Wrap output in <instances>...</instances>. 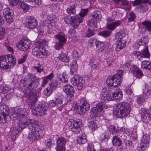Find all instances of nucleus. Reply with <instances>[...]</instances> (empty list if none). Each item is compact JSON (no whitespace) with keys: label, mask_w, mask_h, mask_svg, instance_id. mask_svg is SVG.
I'll return each mask as SVG.
<instances>
[{"label":"nucleus","mask_w":151,"mask_h":151,"mask_svg":"<svg viewBox=\"0 0 151 151\" xmlns=\"http://www.w3.org/2000/svg\"><path fill=\"white\" fill-rule=\"evenodd\" d=\"M127 32L125 29H123L117 33L116 35V39H122L123 37L126 36Z\"/></svg>","instance_id":"33"},{"label":"nucleus","mask_w":151,"mask_h":151,"mask_svg":"<svg viewBox=\"0 0 151 151\" xmlns=\"http://www.w3.org/2000/svg\"><path fill=\"white\" fill-rule=\"evenodd\" d=\"M6 57L8 63V65L10 69L15 65L16 62V59L14 56L11 54L6 55Z\"/></svg>","instance_id":"16"},{"label":"nucleus","mask_w":151,"mask_h":151,"mask_svg":"<svg viewBox=\"0 0 151 151\" xmlns=\"http://www.w3.org/2000/svg\"><path fill=\"white\" fill-rule=\"evenodd\" d=\"M79 75H75L71 78V83L74 86H76L80 80V77H81Z\"/></svg>","instance_id":"40"},{"label":"nucleus","mask_w":151,"mask_h":151,"mask_svg":"<svg viewBox=\"0 0 151 151\" xmlns=\"http://www.w3.org/2000/svg\"><path fill=\"white\" fill-rule=\"evenodd\" d=\"M53 26L51 25H49L48 26L45 27V32L47 34H50L54 32L53 31Z\"/></svg>","instance_id":"56"},{"label":"nucleus","mask_w":151,"mask_h":151,"mask_svg":"<svg viewBox=\"0 0 151 151\" xmlns=\"http://www.w3.org/2000/svg\"><path fill=\"white\" fill-rule=\"evenodd\" d=\"M53 91L50 87H48L44 90V93L46 96H49L52 94Z\"/></svg>","instance_id":"52"},{"label":"nucleus","mask_w":151,"mask_h":151,"mask_svg":"<svg viewBox=\"0 0 151 151\" xmlns=\"http://www.w3.org/2000/svg\"><path fill=\"white\" fill-rule=\"evenodd\" d=\"M55 38L58 40L59 42L64 44L66 41L65 35L63 33L58 34L55 35Z\"/></svg>","instance_id":"30"},{"label":"nucleus","mask_w":151,"mask_h":151,"mask_svg":"<svg viewBox=\"0 0 151 151\" xmlns=\"http://www.w3.org/2000/svg\"><path fill=\"white\" fill-rule=\"evenodd\" d=\"M132 73L134 77L136 78L140 79L144 76V74L142 71L138 68H136L133 70L132 71Z\"/></svg>","instance_id":"25"},{"label":"nucleus","mask_w":151,"mask_h":151,"mask_svg":"<svg viewBox=\"0 0 151 151\" xmlns=\"http://www.w3.org/2000/svg\"><path fill=\"white\" fill-rule=\"evenodd\" d=\"M74 110L78 114H83V112L81 110V106L79 107L78 106L77 104H76L75 105Z\"/></svg>","instance_id":"60"},{"label":"nucleus","mask_w":151,"mask_h":151,"mask_svg":"<svg viewBox=\"0 0 151 151\" xmlns=\"http://www.w3.org/2000/svg\"><path fill=\"white\" fill-rule=\"evenodd\" d=\"M142 24L145 26L147 30L149 32H151V22L145 21L142 22Z\"/></svg>","instance_id":"53"},{"label":"nucleus","mask_w":151,"mask_h":151,"mask_svg":"<svg viewBox=\"0 0 151 151\" xmlns=\"http://www.w3.org/2000/svg\"><path fill=\"white\" fill-rule=\"evenodd\" d=\"M118 40L116 42V46L115 47V49L117 51H119L125 47L126 45V41L124 40Z\"/></svg>","instance_id":"17"},{"label":"nucleus","mask_w":151,"mask_h":151,"mask_svg":"<svg viewBox=\"0 0 151 151\" xmlns=\"http://www.w3.org/2000/svg\"><path fill=\"white\" fill-rule=\"evenodd\" d=\"M121 6L124 9L127 10H130L131 8L130 5L129 4V2L126 0H122L121 1Z\"/></svg>","instance_id":"37"},{"label":"nucleus","mask_w":151,"mask_h":151,"mask_svg":"<svg viewBox=\"0 0 151 151\" xmlns=\"http://www.w3.org/2000/svg\"><path fill=\"white\" fill-rule=\"evenodd\" d=\"M150 61L149 60H145L142 62L141 63V68L144 69L150 64Z\"/></svg>","instance_id":"61"},{"label":"nucleus","mask_w":151,"mask_h":151,"mask_svg":"<svg viewBox=\"0 0 151 151\" xmlns=\"http://www.w3.org/2000/svg\"><path fill=\"white\" fill-rule=\"evenodd\" d=\"M123 94L122 90L119 88H117L116 91L112 94L113 98L119 101L122 98Z\"/></svg>","instance_id":"22"},{"label":"nucleus","mask_w":151,"mask_h":151,"mask_svg":"<svg viewBox=\"0 0 151 151\" xmlns=\"http://www.w3.org/2000/svg\"><path fill=\"white\" fill-rule=\"evenodd\" d=\"M3 13L5 17L14 14L13 10L9 8H5L3 10Z\"/></svg>","instance_id":"47"},{"label":"nucleus","mask_w":151,"mask_h":151,"mask_svg":"<svg viewBox=\"0 0 151 151\" xmlns=\"http://www.w3.org/2000/svg\"><path fill=\"white\" fill-rule=\"evenodd\" d=\"M66 140L64 137H59L57 139L55 149L57 151H63L65 149Z\"/></svg>","instance_id":"12"},{"label":"nucleus","mask_w":151,"mask_h":151,"mask_svg":"<svg viewBox=\"0 0 151 151\" xmlns=\"http://www.w3.org/2000/svg\"><path fill=\"white\" fill-rule=\"evenodd\" d=\"M151 90L145 88L143 91L142 96L146 99H147L149 97L151 96Z\"/></svg>","instance_id":"49"},{"label":"nucleus","mask_w":151,"mask_h":151,"mask_svg":"<svg viewBox=\"0 0 151 151\" xmlns=\"http://www.w3.org/2000/svg\"><path fill=\"white\" fill-rule=\"evenodd\" d=\"M18 4L24 12H26L29 10V7L27 4L22 1L19 2Z\"/></svg>","instance_id":"42"},{"label":"nucleus","mask_w":151,"mask_h":151,"mask_svg":"<svg viewBox=\"0 0 151 151\" xmlns=\"http://www.w3.org/2000/svg\"><path fill=\"white\" fill-rule=\"evenodd\" d=\"M121 24V22L120 21L117 20L107 24V28L111 30H113L115 29L116 27L120 26Z\"/></svg>","instance_id":"27"},{"label":"nucleus","mask_w":151,"mask_h":151,"mask_svg":"<svg viewBox=\"0 0 151 151\" xmlns=\"http://www.w3.org/2000/svg\"><path fill=\"white\" fill-rule=\"evenodd\" d=\"M111 31L109 30H106L101 31L98 33V35L104 37L106 38L109 37L111 34Z\"/></svg>","instance_id":"45"},{"label":"nucleus","mask_w":151,"mask_h":151,"mask_svg":"<svg viewBox=\"0 0 151 151\" xmlns=\"http://www.w3.org/2000/svg\"><path fill=\"white\" fill-rule=\"evenodd\" d=\"M88 126L89 129L92 131H94L97 129V124L96 122L91 121L88 123Z\"/></svg>","instance_id":"38"},{"label":"nucleus","mask_w":151,"mask_h":151,"mask_svg":"<svg viewBox=\"0 0 151 151\" xmlns=\"http://www.w3.org/2000/svg\"><path fill=\"white\" fill-rule=\"evenodd\" d=\"M96 49L99 52H102L106 47V45L104 42L99 41L96 42Z\"/></svg>","instance_id":"36"},{"label":"nucleus","mask_w":151,"mask_h":151,"mask_svg":"<svg viewBox=\"0 0 151 151\" xmlns=\"http://www.w3.org/2000/svg\"><path fill=\"white\" fill-rule=\"evenodd\" d=\"M64 20L65 23L66 24H68L70 23L71 26H72L74 28H76L78 27H75L72 25V23H76L77 22L75 21L76 20L75 16L74 17H71L70 16H66L64 17Z\"/></svg>","instance_id":"21"},{"label":"nucleus","mask_w":151,"mask_h":151,"mask_svg":"<svg viewBox=\"0 0 151 151\" xmlns=\"http://www.w3.org/2000/svg\"><path fill=\"white\" fill-rule=\"evenodd\" d=\"M87 151H96V149L94 148V145L92 143L88 144Z\"/></svg>","instance_id":"64"},{"label":"nucleus","mask_w":151,"mask_h":151,"mask_svg":"<svg viewBox=\"0 0 151 151\" xmlns=\"http://www.w3.org/2000/svg\"><path fill=\"white\" fill-rule=\"evenodd\" d=\"M6 59V55L2 56L0 58V68L4 69H9Z\"/></svg>","instance_id":"19"},{"label":"nucleus","mask_w":151,"mask_h":151,"mask_svg":"<svg viewBox=\"0 0 151 151\" xmlns=\"http://www.w3.org/2000/svg\"><path fill=\"white\" fill-rule=\"evenodd\" d=\"M24 126V128L27 125H29L28 129L31 131L28 135V138L30 141L34 142L42 137L44 135L43 127L41 123L38 121L32 120L31 119H27L26 122H19Z\"/></svg>","instance_id":"1"},{"label":"nucleus","mask_w":151,"mask_h":151,"mask_svg":"<svg viewBox=\"0 0 151 151\" xmlns=\"http://www.w3.org/2000/svg\"><path fill=\"white\" fill-rule=\"evenodd\" d=\"M0 108L1 109V112L2 113L1 115H3L5 116L6 117L9 113V109L6 107V106H1Z\"/></svg>","instance_id":"44"},{"label":"nucleus","mask_w":151,"mask_h":151,"mask_svg":"<svg viewBox=\"0 0 151 151\" xmlns=\"http://www.w3.org/2000/svg\"><path fill=\"white\" fill-rule=\"evenodd\" d=\"M40 79L31 74H28L26 76L23 80L20 82L21 86L26 87L28 91L32 90L35 89L39 85Z\"/></svg>","instance_id":"2"},{"label":"nucleus","mask_w":151,"mask_h":151,"mask_svg":"<svg viewBox=\"0 0 151 151\" xmlns=\"http://www.w3.org/2000/svg\"><path fill=\"white\" fill-rule=\"evenodd\" d=\"M140 52L142 58H148L149 57L150 54L147 47L144 46Z\"/></svg>","instance_id":"35"},{"label":"nucleus","mask_w":151,"mask_h":151,"mask_svg":"<svg viewBox=\"0 0 151 151\" xmlns=\"http://www.w3.org/2000/svg\"><path fill=\"white\" fill-rule=\"evenodd\" d=\"M95 34V30L88 29L86 33V37H89L94 35Z\"/></svg>","instance_id":"59"},{"label":"nucleus","mask_w":151,"mask_h":151,"mask_svg":"<svg viewBox=\"0 0 151 151\" xmlns=\"http://www.w3.org/2000/svg\"><path fill=\"white\" fill-rule=\"evenodd\" d=\"M141 118L142 120L144 122V126L147 127L149 123L148 121H145V118H147L150 121H151V114L146 111L144 114H141Z\"/></svg>","instance_id":"20"},{"label":"nucleus","mask_w":151,"mask_h":151,"mask_svg":"<svg viewBox=\"0 0 151 151\" xmlns=\"http://www.w3.org/2000/svg\"><path fill=\"white\" fill-rule=\"evenodd\" d=\"M52 139L51 137L47 138L45 140L44 143L48 148H51V146L52 144Z\"/></svg>","instance_id":"50"},{"label":"nucleus","mask_w":151,"mask_h":151,"mask_svg":"<svg viewBox=\"0 0 151 151\" xmlns=\"http://www.w3.org/2000/svg\"><path fill=\"white\" fill-rule=\"evenodd\" d=\"M58 83H59L57 80L53 79L49 83L50 87L54 90L58 86Z\"/></svg>","instance_id":"46"},{"label":"nucleus","mask_w":151,"mask_h":151,"mask_svg":"<svg viewBox=\"0 0 151 151\" xmlns=\"http://www.w3.org/2000/svg\"><path fill=\"white\" fill-rule=\"evenodd\" d=\"M88 22V25L92 28H94L96 27L97 23L98 22L93 19L89 20Z\"/></svg>","instance_id":"51"},{"label":"nucleus","mask_w":151,"mask_h":151,"mask_svg":"<svg viewBox=\"0 0 151 151\" xmlns=\"http://www.w3.org/2000/svg\"><path fill=\"white\" fill-rule=\"evenodd\" d=\"M108 129L110 132L113 134L116 133L118 131L115 127L112 125L109 126L108 127Z\"/></svg>","instance_id":"54"},{"label":"nucleus","mask_w":151,"mask_h":151,"mask_svg":"<svg viewBox=\"0 0 151 151\" xmlns=\"http://www.w3.org/2000/svg\"><path fill=\"white\" fill-rule=\"evenodd\" d=\"M76 5L75 4L72 5L69 8L67 9L66 12L69 14H74L76 13Z\"/></svg>","instance_id":"41"},{"label":"nucleus","mask_w":151,"mask_h":151,"mask_svg":"<svg viewBox=\"0 0 151 151\" xmlns=\"http://www.w3.org/2000/svg\"><path fill=\"white\" fill-rule=\"evenodd\" d=\"M88 8L82 9L80 12L78 16H75L76 20L77 23H72V25L75 27H78L79 24L83 22V18L86 15L88 12Z\"/></svg>","instance_id":"7"},{"label":"nucleus","mask_w":151,"mask_h":151,"mask_svg":"<svg viewBox=\"0 0 151 151\" xmlns=\"http://www.w3.org/2000/svg\"><path fill=\"white\" fill-rule=\"evenodd\" d=\"M5 17L6 18V22L9 24H10L12 23L14 21V14H12L11 15H9Z\"/></svg>","instance_id":"55"},{"label":"nucleus","mask_w":151,"mask_h":151,"mask_svg":"<svg viewBox=\"0 0 151 151\" xmlns=\"http://www.w3.org/2000/svg\"><path fill=\"white\" fill-rule=\"evenodd\" d=\"M63 90L67 94L73 93L74 92V89L73 86L71 85H66L63 87Z\"/></svg>","instance_id":"31"},{"label":"nucleus","mask_w":151,"mask_h":151,"mask_svg":"<svg viewBox=\"0 0 151 151\" xmlns=\"http://www.w3.org/2000/svg\"><path fill=\"white\" fill-rule=\"evenodd\" d=\"M100 99L101 102L102 103L106 101H110L112 100L111 94L108 91L105 92L102 91L100 96Z\"/></svg>","instance_id":"15"},{"label":"nucleus","mask_w":151,"mask_h":151,"mask_svg":"<svg viewBox=\"0 0 151 151\" xmlns=\"http://www.w3.org/2000/svg\"><path fill=\"white\" fill-rule=\"evenodd\" d=\"M81 124V122L70 119L67 123V125L69 128L76 134H78L81 131L80 125Z\"/></svg>","instance_id":"5"},{"label":"nucleus","mask_w":151,"mask_h":151,"mask_svg":"<svg viewBox=\"0 0 151 151\" xmlns=\"http://www.w3.org/2000/svg\"><path fill=\"white\" fill-rule=\"evenodd\" d=\"M26 94L28 96V99L32 102H36L37 99V96L36 93L30 91L26 92Z\"/></svg>","instance_id":"23"},{"label":"nucleus","mask_w":151,"mask_h":151,"mask_svg":"<svg viewBox=\"0 0 151 151\" xmlns=\"http://www.w3.org/2000/svg\"><path fill=\"white\" fill-rule=\"evenodd\" d=\"M121 24V22L120 21L117 20L107 24V28L111 30H113L115 29L116 27L120 26Z\"/></svg>","instance_id":"28"},{"label":"nucleus","mask_w":151,"mask_h":151,"mask_svg":"<svg viewBox=\"0 0 151 151\" xmlns=\"http://www.w3.org/2000/svg\"><path fill=\"white\" fill-rule=\"evenodd\" d=\"M129 17L128 19L129 22H131L134 21L136 17L135 14L133 12H131L129 14Z\"/></svg>","instance_id":"63"},{"label":"nucleus","mask_w":151,"mask_h":151,"mask_svg":"<svg viewBox=\"0 0 151 151\" xmlns=\"http://www.w3.org/2000/svg\"><path fill=\"white\" fill-rule=\"evenodd\" d=\"M104 104L99 103L97 104L96 107H94L91 109V113L93 114L94 116L99 114L104 109Z\"/></svg>","instance_id":"13"},{"label":"nucleus","mask_w":151,"mask_h":151,"mask_svg":"<svg viewBox=\"0 0 151 151\" xmlns=\"http://www.w3.org/2000/svg\"><path fill=\"white\" fill-rule=\"evenodd\" d=\"M150 137L148 134H144L141 138V142L142 144L149 145Z\"/></svg>","instance_id":"39"},{"label":"nucleus","mask_w":151,"mask_h":151,"mask_svg":"<svg viewBox=\"0 0 151 151\" xmlns=\"http://www.w3.org/2000/svg\"><path fill=\"white\" fill-rule=\"evenodd\" d=\"M116 15V12H113L112 13L113 16L111 17H107L106 18V20L108 22H111L115 20V18Z\"/></svg>","instance_id":"58"},{"label":"nucleus","mask_w":151,"mask_h":151,"mask_svg":"<svg viewBox=\"0 0 151 151\" xmlns=\"http://www.w3.org/2000/svg\"><path fill=\"white\" fill-rule=\"evenodd\" d=\"M92 17L93 19L99 22L101 19V15L100 12L98 11L93 12L92 14Z\"/></svg>","instance_id":"29"},{"label":"nucleus","mask_w":151,"mask_h":151,"mask_svg":"<svg viewBox=\"0 0 151 151\" xmlns=\"http://www.w3.org/2000/svg\"><path fill=\"white\" fill-rule=\"evenodd\" d=\"M30 44V41L27 38H23L19 42L17 43L16 46L17 48L22 51H25L29 47Z\"/></svg>","instance_id":"8"},{"label":"nucleus","mask_w":151,"mask_h":151,"mask_svg":"<svg viewBox=\"0 0 151 151\" xmlns=\"http://www.w3.org/2000/svg\"><path fill=\"white\" fill-rule=\"evenodd\" d=\"M46 106H39L36 107L35 109L32 110V112L33 114L35 115H39L40 116L45 114L47 111Z\"/></svg>","instance_id":"11"},{"label":"nucleus","mask_w":151,"mask_h":151,"mask_svg":"<svg viewBox=\"0 0 151 151\" xmlns=\"http://www.w3.org/2000/svg\"><path fill=\"white\" fill-rule=\"evenodd\" d=\"M111 78L113 79L114 87L120 85L122 80V77H117L116 75H114L111 76Z\"/></svg>","instance_id":"26"},{"label":"nucleus","mask_w":151,"mask_h":151,"mask_svg":"<svg viewBox=\"0 0 151 151\" xmlns=\"http://www.w3.org/2000/svg\"><path fill=\"white\" fill-rule=\"evenodd\" d=\"M60 59L63 62L68 63L69 60V57L65 53H61L59 57Z\"/></svg>","instance_id":"48"},{"label":"nucleus","mask_w":151,"mask_h":151,"mask_svg":"<svg viewBox=\"0 0 151 151\" xmlns=\"http://www.w3.org/2000/svg\"><path fill=\"white\" fill-rule=\"evenodd\" d=\"M32 54L38 58H44L48 56L49 53L43 47H36L32 50Z\"/></svg>","instance_id":"4"},{"label":"nucleus","mask_w":151,"mask_h":151,"mask_svg":"<svg viewBox=\"0 0 151 151\" xmlns=\"http://www.w3.org/2000/svg\"><path fill=\"white\" fill-rule=\"evenodd\" d=\"M68 77L67 74L64 73L62 74L60 73L57 76V79L60 83H67L68 82Z\"/></svg>","instance_id":"24"},{"label":"nucleus","mask_w":151,"mask_h":151,"mask_svg":"<svg viewBox=\"0 0 151 151\" xmlns=\"http://www.w3.org/2000/svg\"><path fill=\"white\" fill-rule=\"evenodd\" d=\"M26 26L29 29H32L36 27L37 25V20L34 17L30 16H27L26 18Z\"/></svg>","instance_id":"9"},{"label":"nucleus","mask_w":151,"mask_h":151,"mask_svg":"<svg viewBox=\"0 0 151 151\" xmlns=\"http://www.w3.org/2000/svg\"><path fill=\"white\" fill-rule=\"evenodd\" d=\"M24 126L21 123L19 124V123L15 124V127L12 128V134L13 135H17L18 134L21 132L22 129H24Z\"/></svg>","instance_id":"18"},{"label":"nucleus","mask_w":151,"mask_h":151,"mask_svg":"<svg viewBox=\"0 0 151 151\" xmlns=\"http://www.w3.org/2000/svg\"><path fill=\"white\" fill-rule=\"evenodd\" d=\"M14 116L16 117L19 120H22L23 119H26L27 117L26 110L25 109L16 107L14 109Z\"/></svg>","instance_id":"6"},{"label":"nucleus","mask_w":151,"mask_h":151,"mask_svg":"<svg viewBox=\"0 0 151 151\" xmlns=\"http://www.w3.org/2000/svg\"><path fill=\"white\" fill-rule=\"evenodd\" d=\"M80 101L81 104V105L80 106L81 110L84 114L90 109V105L87 100L84 98L81 99Z\"/></svg>","instance_id":"14"},{"label":"nucleus","mask_w":151,"mask_h":151,"mask_svg":"<svg viewBox=\"0 0 151 151\" xmlns=\"http://www.w3.org/2000/svg\"><path fill=\"white\" fill-rule=\"evenodd\" d=\"M112 139V143L114 145L120 146L122 144L121 139L117 136H114Z\"/></svg>","instance_id":"32"},{"label":"nucleus","mask_w":151,"mask_h":151,"mask_svg":"<svg viewBox=\"0 0 151 151\" xmlns=\"http://www.w3.org/2000/svg\"><path fill=\"white\" fill-rule=\"evenodd\" d=\"M146 99L142 96H139L137 99V101L138 104H142L143 102Z\"/></svg>","instance_id":"62"},{"label":"nucleus","mask_w":151,"mask_h":151,"mask_svg":"<svg viewBox=\"0 0 151 151\" xmlns=\"http://www.w3.org/2000/svg\"><path fill=\"white\" fill-rule=\"evenodd\" d=\"M77 141L79 144H83L87 142L86 136L85 134L80 135L78 136Z\"/></svg>","instance_id":"34"},{"label":"nucleus","mask_w":151,"mask_h":151,"mask_svg":"<svg viewBox=\"0 0 151 151\" xmlns=\"http://www.w3.org/2000/svg\"><path fill=\"white\" fill-rule=\"evenodd\" d=\"M129 104L124 102L116 104L113 109V114L117 118L124 117L127 116L130 112Z\"/></svg>","instance_id":"3"},{"label":"nucleus","mask_w":151,"mask_h":151,"mask_svg":"<svg viewBox=\"0 0 151 151\" xmlns=\"http://www.w3.org/2000/svg\"><path fill=\"white\" fill-rule=\"evenodd\" d=\"M76 86L78 90H81L85 85V81L82 77H80V80Z\"/></svg>","instance_id":"43"},{"label":"nucleus","mask_w":151,"mask_h":151,"mask_svg":"<svg viewBox=\"0 0 151 151\" xmlns=\"http://www.w3.org/2000/svg\"><path fill=\"white\" fill-rule=\"evenodd\" d=\"M63 103L62 97L60 96L55 97L54 100H50L48 102V106L51 107H60L63 105Z\"/></svg>","instance_id":"10"},{"label":"nucleus","mask_w":151,"mask_h":151,"mask_svg":"<svg viewBox=\"0 0 151 151\" xmlns=\"http://www.w3.org/2000/svg\"><path fill=\"white\" fill-rule=\"evenodd\" d=\"M111 78V76L108 77L107 78L106 81V82L107 84L109 86L111 87L113 86L114 87V84L113 79Z\"/></svg>","instance_id":"57"}]
</instances>
